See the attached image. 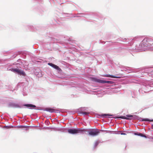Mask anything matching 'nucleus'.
Segmentation results:
<instances>
[{
    "label": "nucleus",
    "mask_w": 153,
    "mask_h": 153,
    "mask_svg": "<svg viewBox=\"0 0 153 153\" xmlns=\"http://www.w3.org/2000/svg\"><path fill=\"white\" fill-rule=\"evenodd\" d=\"M86 131V130L82 128L77 129H69L68 130V132L72 134H76L78 133L83 134L84 132Z\"/></svg>",
    "instance_id": "obj_1"
},
{
    "label": "nucleus",
    "mask_w": 153,
    "mask_h": 153,
    "mask_svg": "<svg viewBox=\"0 0 153 153\" xmlns=\"http://www.w3.org/2000/svg\"><path fill=\"white\" fill-rule=\"evenodd\" d=\"M10 70L11 71L15 73H17L20 75H22L24 76H25L26 75V74L24 71L19 68H12Z\"/></svg>",
    "instance_id": "obj_2"
},
{
    "label": "nucleus",
    "mask_w": 153,
    "mask_h": 153,
    "mask_svg": "<svg viewBox=\"0 0 153 153\" xmlns=\"http://www.w3.org/2000/svg\"><path fill=\"white\" fill-rule=\"evenodd\" d=\"M101 131L97 129H92L89 131L88 134L92 136H95L98 135Z\"/></svg>",
    "instance_id": "obj_3"
},
{
    "label": "nucleus",
    "mask_w": 153,
    "mask_h": 153,
    "mask_svg": "<svg viewBox=\"0 0 153 153\" xmlns=\"http://www.w3.org/2000/svg\"><path fill=\"white\" fill-rule=\"evenodd\" d=\"M149 38H146L142 41L141 43V46L143 47L150 46L149 43Z\"/></svg>",
    "instance_id": "obj_4"
},
{
    "label": "nucleus",
    "mask_w": 153,
    "mask_h": 153,
    "mask_svg": "<svg viewBox=\"0 0 153 153\" xmlns=\"http://www.w3.org/2000/svg\"><path fill=\"white\" fill-rule=\"evenodd\" d=\"M92 81L101 83H111V81L101 80L99 79L93 78L92 79Z\"/></svg>",
    "instance_id": "obj_5"
},
{
    "label": "nucleus",
    "mask_w": 153,
    "mask_h": 153,
    "mask_svg": "<svg viewBox=\"0 0 153 153\" xmlns=\"http://www.w3.org/2000/svg\"><path fill=\"white\" fill-rule=\"evenodd\" d=\"M48 64L51 66L53 68L57 70L59 72H61L62 71V70L59 67V66L57 65H54L52 63H49Z\"/></svg>",
    "instance_id": "obj_6"
},
{
    "label": "nucleus",
    "mask_w": 153,
    "mask_h": 153,
    "mask_svg": "<svg viewBox=\"0 0 153 153\" xmlns=\"http://www.w3.org/2000/svg\"><path fill=\"white\" fill-rule=\"evenodd\" d=\"M126 116L128 117H127L124 116H120V117H119L118 118L130 120H131V119L129 118V117H133V116L132 115H126Z\"/></svg>",
    "instance_id": "obj_7"
},
{
    "label": "nucleus",
    "mask_w": 153,
    "mask_h": 153,
    "mask_svg": "<svg viewBox=\"0 0 153 153\" xmlns=\"http://www.w3.org/2000/svg\"><path fill=\"white\" fill-rule=\"evenodd\" d=\"M103 76L106 77H110L112 78H121V77L119 76H116L113 75H108L107 74H105L102 76Z\"/></svg>",
    "instance_id": "obj_8"
},
{
    "label": "nucleus",
    "mask_w": 153,
    "mask_h": 153,
    "mask_svg": "<svg viewBox=\"0 0 153 153\" xmlns=\"http://www.w3.org/2000/svg\"><path fill=\"white\" fill-rule=\"evenodd\" d=\"M45 110L51 113L55 112L56 111L55 109L48 108H45Z\"/></svg>",
    "instance_id": "obj_9"
},
{
    "label": "nucleus",
    "mask_w": 153,
    "mask_h": 153,
    "mask_svg": "<svg viewBox=\"0 0 153 153\" xmlns=\"http://www.w3.org/2000/svg\"><path fill=\"white\" fill-rule=\"evenodd\" d=\"M135 134L139 136H141L142 137H144L145 138L146 137V136L145 135H144L143 134L141 133H135Z\"/></svg>",
    "instance_id": "obj_10"
},
{
    "label": "nucleus",
    "mask_w": 153,
    "mask_h": 153,
    "mask_svg": "<svg viewBox=\"0 0 153 153\" xmlns=\"http://www.w3.org/2000/svg\"><path fill=\"white\" fill-rule=\"evenodd\" d=\"M25 106L30 108H35L36 107V106L34 105H33L32 104H26L25 105Z\"/></svg>",
    "instance_id": "obj_11"
},
{
    "label": "nucleus",
    "mask_w": 153,
    "mask_h": 153,
    "mask_svg": "<svg viewBox=\"0 0 153 153\" xmlns=\"http://www.w3.org/2000/svg\"><path fill=\"white\" fill-rule=\"evenodd\" d=\"M101 116L103 117H104L106 116H108V117L110 118V117L112 116V115L109 114H102Z\"/></svg>",
    "instance_id": "obj_12"
},
{
    "label": "nucleus",
    "mask_w": 153,
    "mask_h": 153,
    "mask_svg": "<svg viewBox=\"0 0 153 153\" xmlns=\"http://www.w3.org/2000/svg\"><path fill=\"white\" fill-rule=\"evenodd\" d=\"M150 46H153V39L149 38Z\"/></svg>",
    "instance_id": "obj_13"
},
{
    "label": "nucleus",
    "mask_w": 153,
    "mask_h": 153,
    "mask_svg": "<svg viewBox=\"0 0 153 153\" xmlns=\"http://www.w3.org/2000/svg\"><path fill=\"white\" fill-rule=\"evenodd\" d=\"M142 121H149L150 122H153V120H150L148 119H142Z\"/></svg>",
    "instance_id": "obj_14"
},
{
    "label": "nucleus",
    "mask_w": 153,
    "mask_h": 153,
    "mask_svg": "<svg viewBox=\"0 0 153 153\" xmlns=\"http://www.w3.org/2000/svg\"><path fill=\"white\" fill-rule=\"evenodd\" d=\"M82 113L85 115H87L88 113L85 112H82Z\"/></svg>",
    "instance_id": "obj_15"
},
{
    "label": "nucleus",
    "mask_w": 153,
    "mask_h": 153,
    "mask_svg": "<svg viewBox=\"0 0 153 153\" xmlns=\"http://www.w3.org/2000/svg\"><path fill=\"white\" fill-rule=\"evenodd\" d=\"M152 128H153V124L152 125Z\"/></svg>",
    "instance_id": "obj_16"
},
{
    "label": "nucleus",
    "mask_w": 153,
    "mask_h": 153,
    "mask_svg": "<svg viewBox=\"0 0 153 153\" xmlns=\"http://www.w3.org/2000/svg\"><path fill=\"white\" fill-rule=\"evenodd\" d=\"M122 134H125V133H122Z\"/></svg>",
    "instance_id": "obj_17"
}]
</instances>
